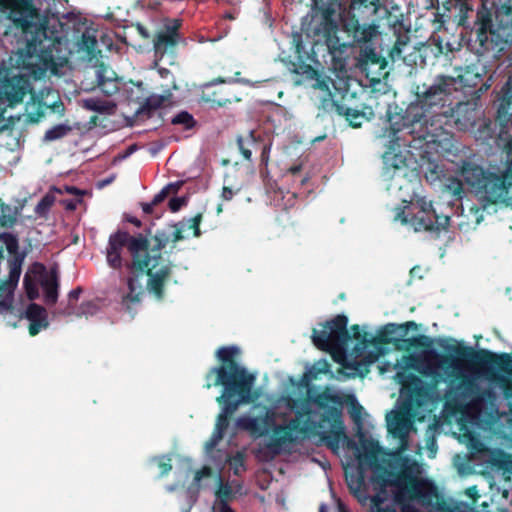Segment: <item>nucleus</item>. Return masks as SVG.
Returning <instances> with one entry per match:
<instances>
[{
  "label": "nucleus",
  "instance_id": "obj_1",
  "mask_svg": "<svg viewBox=\"0 0 512 512\" xmlns=\"http://www.w3.org/2000/svg\"><path fill=\"white\" fill-rule=\"evenodd\" d=\"M170 241L164 230L151 235V229L145 233L130 234L118 229L110 234L106 247V261L115 270L125 266L130 275L127 278L128 293L122 298L125 310L134 316V306L138 305L144 294L142 279L148 277L147 291L157 300L165 297V285L172 275L173 264L164 258L162 250Z\"/></svg>",
  "mask_w": 512,
  "mask_h": 512
},
{
  "label": "nucleus",
  "instance_id": "obj_2",
  "mask_svg": "<svg viewBox=\"0 0 512 512\" xmlns=\"http://www.w3.org/2000/svg\"><path fill=\"white\" fill-rule=\"evenodd\" d=\"M455 84L454 77L438 75L427 89L417 91L415 102L410 103L405 110L389 116L391 136L398 139L397 133L406 131L414 140L425 145L450 149L453 134L447 126L451 122H459L450 99Z\"/></svg>",
  "mask_w": 512,
  "mask_h": 512
},
{
  "label": "nucleus",
  "instance_id": "obj_3",
  "mask_svg": "<svg viewBox=\"0 0 512 512\" xmlns=\"http://www.w3.org/2000/svg\"><path fill=\"white\" fill-rule=\"evenodd\" d=\"M37 17L38 11L32 0L14 1L9 18L14 27L21 30L27 38V44L24 49L19 50L16 58V66L23 75H7L0 80V102L9 107L21 103L27 94L34 99L35 92L30 78L42 79L54 65L52 49L44 45L46 29L42 23L35 21Z\"/></svg>",
  "mask_w": 512,
  "mask_h": 512
},
{
  "label": "nucleus",
  "instance_id": "obj_4",
  "mask_svg": "<svg viewBox=\"0 0 512 512\" xmlns=\"http://www.w3.org/2000/svg\"><path fill=\"white\" fill-rule=\"evenodd\" d=\"M344 404L342 395L329 391L320 392L313 397L291 399L288 405L294 410L296 417L287 424H274L267 448L278 452L282 446L296 441L294 433L302 437L318 433L329 448H338L340 441L346 437Z\"/></svg>",
  "mask_w": 512,
  "mask_h": 512
},
{
  "label": "nucleus",
  "instance_id": "obj_5",
  "mask_svg": "<svg viewBox=\"0 0 512 512\" xmlns=\"http://www.w3.org/2000/svg\"><path fill=\"white\" fill-rule=\"evenodd\" d=\"M403 341L406 342L409 347L421 349L429 356L437 359L438 366L453 369L451 384L454 380H457L458 383L455 387H452V389L457 398L461 400H467L474 395L478 389L473 378L461 371L456 372V370L459 369V365L463 362L481 369L497 367L500 371L512 375V356L507 353L497 355L486 349L475 350L470 346L457 343L456 340L452 338H439L437 339L438 345L448 352V354H439L432 349L434 340L424 334L403 339Z\"/></svg>",
  "mask_w": 512,
  "mask_h": 512
},
{
  "label": "nucleus",
  "instance_id": "obj_6",
  "mask_svg": "<svg viewBox=\"0 0 512 512\" xmlns=\"http://www.w3.org/2000/svg\"><path fill=\"white\" fill-rule=\"evenodd\" d=\"M462 175L480 205H470L467 213L462 208V217L467 221L460 222L459 227L475 229L483 221L484 211L488 207L496 204L508 205L512 201V139L504 146L500 164L489 165L485 169L473 163H465L462 166Z\"/></svg>",
  "mask_w": 512,
  "mask_h": 512
},
{
  "label": "nucleus",
  "instance_id": "obj_7",
  "mask_svg": "<svg viewBox=\"0 0 512 512\" xmlns=\"http://www.w3.org/2000/svg\"><path fill=\"white\" fill-rule=\"evenodd\" d=\"M240 350L236 346L221 347L216 355L220 361L219 366L210 368L207 372L204 387L222 386L223 392L216 398L221 405V412L217 416L214 431L215 438L222 439L229 426L230 417L239 406L253 402L252 388L255 376L241 366L237 361Z\"/></svg>",
  "mask_w": 512,
  "mask_h": 512
},
{
  "label": "nucleus",
  "instance_id": "obj_8",
  "mask_svg": "<svg viewBox=\"0 0 512 512\" xmlns=\"http://www.w3.org/2000/svg\"><path fill=\"white\" fill-rule=\"evenodd\" d=\"M396 484L400 490L392 499V506H386L379 512H420L412 505L413 502L424 508L435 511L445 510V501L439 499L435 484L427 479L417 477L410 467H403L399 471Z\"/></svg>",
  "mask_w": 512,
  "mask_h": 512
},
{
  "label": "nucleus",
  "instance_id": "obj_9",
  "mask_svg": "<svg viewBox=\"0 0 512 512\" xmlns=\"http://www.w3.org/2000/svg\"><path fill=\"white\" fill-rule=\"evenodd\" d=\"M395 218L402 224L410 225L415 232H429L437 237L447 231L450 222L449 216L438 215L432 202L423 197L405 206Z\"/></svg>",
  "mask_w": 512,
  "mask_h": 512
},
{
  "label": "nucleus",
  "instance_id": "obj_10",
  "mask_svg": "<svg viewBox=\"0 0 512 512\" xmlns=\"http://www.w3.org/2000/svg\"><path fill=\"white\" fill-rule=\"evenodd\" d=\"M322 329L312 330V342L321 351L330 353L335 360L343 357L351 340L347 328L348 317L338 314L321 324Z\"/></svg>",
  "mask_w": 512,
  "mask_h": 512
},
{
  "label": "nucleus",
  "instance_id": "obj_11",
  "mask_svg": "<svg viewBox=\"0 0 512 512\" xmlns=\"http://www.w3.org/2000/svg\"><path fill=\"white\" fill-rule=\"evenodd\" d=\"M380 447L377 441L372 439L361 440V448L357 450L359 469L355 474L346 477L348 488L351 494L360 502L365 504L369 500L367 484L365 481L364 466L376 467Z\"/></svg>",
  "mask_w": 512,
  "mask_h": 512
},
{
  "label": "nucleus",
  "instance_id": "obj_12",
  "mask_svg": "<svg viewBox=\"0 0 512 512\" xmlns=\"http://www.w3.org/2000/svg\"><path fill=\"white\" fill-rule=\"evenodd\" d=\"M408 369H415L425 376H435L436 372L431 366L420 369L416 366V358L412 355L406 357L405 366H401L394 376L396 382L401 385V394L411 405L420 406L425 395V389L421 378Z\"/></svg>",
  "mask_w": 512,
  "mask_h": 512
},
{
  "label": "nucleus",
  "instance_id": "obj_13",
  "mask_svg": "<svg viewBox=\"0 0 512 512\" xmlns=\"http://www.w3.org/2000/svg\"><path fill=\"white\" fill-rule=\"evenodd\" d=\"M357 3L364 7L374 6L378 7L380 0H355ZM313 9L321 14V21L315 28L314 32L318 36H323L326 40H330L336 36L338 31V24L334 19V15L338 7H340V0H312Z\"/></svg>",
  "mask_w": 512,
  "mask_h": 512
},
{
  "label": "nucleus",
  "instance_id": "obj_14",
  "mask_svg": "<svg viewBox=\"0 0 512 512\" xmlns=\"http://www.w3.org/2000/svg\"><path fill=\"white\" fill-rule=\"evenodd\" d=\"M399 476V471L396 473L388 472L386 470L375 472L370 482L375 492L374 496L370 497L371 507L374 512L385 510L386 506H392V499L395 494L400 490V486L396 484V479Z\"/></svg>",
  "mask_w": 512,
  "mask_h": 512
},
{
  "label": "nucleus",
  "instance_id": "obj_15",
  "mask_svg": "<svg viewBox=\"0 0 512 512\" xmlns=\"http://www.w3.org/2000/svg\"><path fill=\"white\" fill-rule=\"evenodd\" d=\"M182 21L180 19H167L163 26L157 31L153 39L155 55L163 57L166 54H173L181 39L179 29Z\"/></svg>",
  "mask_w": 512,
  "mask_h": 512
},
{
  "label": "nucleus",
  "instance_id": "obj_16",
  "mask_svg": "<svg viewBox=\"0 0 512 512\" xmlns=\"http://www.w3.org/2000/svg\"><path fill=\"white\" fill-rule=\"evenodd\" d=\"M234 80H226L217 78L204 86L202 90V100L210 103L212 106L224 107L233 102H239L241 99L231 91L230 88L217 86V83L233 82Z\"/></svg>",
  "mask_w": 512,
  "mask_h": 512
},
{
  "label": "nucleus",
  "instance_id": "obj_17",
  "mask_svg": "<svg viewBox=\"0 0 512 512\" xmlns=\"http://www.w3.org/2000/svg\"><path fill=\"white\" fill-rule=\"evenodd\" d=\"M378 28L375 23L361 24L355 15H349L343 20L344 31L359 45L369 46L368 44L379 34Z\"/></svg>",
  "mask_w": 512,
  "mask_h": 512
},
{
  "label": "nucleus",
  "instance_id": "obj_18",
  "mask_svg": "<svg viewBox=\"0 0 512 512\" xmlns=\"http://www.w3.org/2000/svg\"><path fill=\"white\" fill-rule=\"evenodd\" d=\"M472 30L476 34V41L479 42L482 48L487 49L488 40L490 36L495 34V30L493 27L492 12L485 4H482L481 8L478 9Z\"/></svg>",
  "mask_w": 512,
  "mask_h": 512
},
{
  "label": "nucleus",
  "instance_id": "obj_19",
  "mask_svg": "<svg viewBox=\"0 0 512 512\" xmlns=\"http://www.w3.org/2000/svg\"><path fill=\"white\" fill-rule=\"evenodd\" d=\"M241 426L255 438L267 435L275 424V413L266 410L263 415L240 419Z\"/></svg>",
  "mask_w": 512,
  "mask_h": 512
},
{
  "label": "nucleus",
  "instance_id": "obj_20",
  "mask_svg": "<svg viewBox=\"0 0 512 512\" xmlns=\"http://www.w3.org/2000/svg\"><path fill=\"white\" fill-rule=\"evenodd\" d=\"M322 110L327 113L334 112L339 116H344L349 125L353 128H359L363 120H367L365 113L357 109L346 107L338 101L327 98L322 102Z\"/></svg>",
  "mask_w": 512,
  "mask_h": 512
},
{
  "label": "nucleus",
  "instance_id": "obj_21",
  "mask_svg": "<svg viewBox=\"0 0 512 512\" xmlns=\"http://www.w3.org/2000/svg\"><path fill=\"white\" fill-rule=\"evenodd\" d=\"M383 161L382 175L385 180H393L396 177H405L407 175L408 165L406 158L401 154L385 153Z\"/></svg>",
  "mask_w": 512,
  "mask_h": 512
},
{
  "label": "nucleus",
  "instance_id": "obj_22",
  "mask_svg": "<svg viewBox=\"0 0 512 512\" xmlns=\"http://www.w3.org/2000/svg\"><path fill=\"white\" fill-rule=\"evenodd\" d=\"M25 316L30 322L28 330L31 336H36L41 329H45L49 325L46 309L39 304L30 303Z\"/></svg>",
  "mask_w": 512,
  "mask_h": 512
},
{
  "label": "nucleus",
  "instance_id": "obj_23",
  "mask_svg": "<svg viewBox=\"0 0 512 512\" xmlns=\"http://www.w3.org/2000/svg\"><path fill=\"white\" fill-rule=\"evenodd\" d=\"M410 329L417 330L418 325L414 321H407L402 324L388 323L379 331L377 338L379 343L389 345L399 340L394 338L395 334L400 332L404 336Z\"/></svg>",
  "mask_w": 512,
  "mask_h": 512
},
{
  "label": "nucleus",
  "instance_id": "obj_24",
  "mask_svg": "<svg viewBox=\"0 0 512 512\" xmlns=\"http://www.w3.org/2000/svg\"><path fill=\"white\" fill-rule=\"evenodd\" d=\"M387 426L389 433L394 437L405 439L412 428V422L406 414L395 412L391 418L387 419Z\"/></svg>",
  "mask_w": 512,
  "mask_h": 512
},
{
  "label": "nucleus",
  "instance_id": "obj_25",
  "mask_svg": "<svg viewBox=\"0 0 512 512\" xmlns=\"http://www.w3.org/2000/svg\"><path fill=\"white\" fill-rule=\"evenodd\" d=\"M358 64L362 70L368 72V70L371 67H377L378 70L385 69L387 62H386L385 58H383L377 54V52L375 51V48L370 47V46H365L364 48H362L360 50Z\"/></svg>",
  "mask_w": 512,
  "mask_h": 512
},
{
  "label": "nucleus",
  "instance_id": "obj_26",
  "mask_svg": "<svg viewBox=\"0 0 512 512\" xmlns=\"http://www.w3.org/2000/svg\"><path fill=\"white\" fill-rule=\"evenodd\" d=\"M25 205V201L20 202L16 206H11L0 199V226L2 228H12L18 220Z\"/></svg>",
  "mask_w": 512,
  "mask_h": 512
},
{
  "label": "nucleus",
  "instance_id": "obj_27",
  "mask_svg": "<svg viewBox=\"0 0 512 512\" xmlns=\"http://www.w3.org/2000/svg\"><path fill=\"white\" fill-rule=\"evenodd\" d=\"M44 292V301L48 306L56 304L58 300L59 280L55 270H51L48 277L41 281Z\"/></svg>",
  "mask_w": 512,
  "mask_h": 512
},
{
  "label": "nucleus",
  "instance_id": "obj_28",
  "mask_svg": "<svg viewBox=\"0 0 512 512\" xmlns=\"http://www.w3.org/2000/svg\"><path fill=\"white\" fill-rule=\"evenodd\" d=\"M79 49L85 52L90 60L97 58V56L100 54L97 38L89 31H85L82 34L79 42Z\"/></svg>",
  "mask_w": 512,
  "mask_h": 512
},
{
  "label": "nucleus",
  "instance_id": "obj_29",
  "mask_svg": "<svg viewBox=\"0 0 512 512\" xmlns=\"http://www.w3.org/2000/svg\"><path fill=\"white\" fill-rule=\"evenodd\" d=\"M167 101V96L156 94L150 95L144 100L143 104L139 107V109L137 110V114H145L148 117H150L154 111L161 108Z\"/></svg>",
  "mask_w": 512,
  "mask_h": 512
},
{
  "label": "nucleus",
  "instance_id": "obj_30",
  "mask_svg": "<svg viewBox=\"0 0 512 512\" xmlns=\"http://www.w3.org/2000/svg\"><path fill=\"white\" fill-rule=\"evenodd\" d=\"M84 108L98 113H113L116 104L113 101L101 100L99 98H89L84 100Z\"/></svg>",
  "mask_w": 512,
  "mask_h": 512
},
{
  "label": "nucleus",
  "instance_id": "obj_31",
  "mask_svg": "<svg viewBox=\"0 0 512 512\" xmlns=\"http://www.w3.org/2000/svg\"><path fill=\"white\" fill-rule=\"evenodd\" d=\"M0 241L5 246L7 252L12 257L17 255H26L25 252L19 251V241L16 235L9 232H0Z\"/></svg>",
  "mask_w": 512,
  "mask_h": 512
},
{
  "label": "nucleus",
  "instance_id": "obj_32",
  "mask_svg": "<svg viewBox=\"0 0 512 512\" xmlns=\"http://www.w3.org/2000/svg\"><path fill=\"white\" fill-rule=\"evenodd\" d=\"M98 88L106 96H113L120 90V81L116 78H106L103 75H98Z\"/></svg>",
  "mask_w": 512,
  "mask_h": 512
},
{
  "label": "nucleus",
  "instance_id": "obj_33",
  "mask_svg": "<svg viewBox=\"0 0 512 512\" xmlns=\"http://www.w3.org/2000/svg\"><path fill=\"white\" fill-rule=\"evenodd\" d=\"M237 145H238V148H239L242 156L246 160H251L252 151H251L250 147H254L257 145L255 132L250 131L246 138L239 136L237 138Z\"/></svg>",
  "mask_w": 512,
  "mask_h": 512
},
{
  "label": "nucleus",
  "instance_id": "obj_34",
  "mask_svg": "<svg viewBox=\"0 0 512 512\" xmlns=\"http://www.w3.org/2000/svg\"><path fill=\"white\" fill-rule=\"evenodd\" d=\"M313 80H315L313 87L324 92L319 105V108L322 110V102L327 98L333 99V93L331 92L330 86L334 85V82L330 77L322 76L320 73L319 76L315 77Z\"/></svg>",
  "mask_w": 512,
  "mask_h": 512
},
{
  "label": "nucleus",
  "instance_id": "obj_35",
  "mask_svg": "<svg viewBox=\"0 0 512 512\" xmlns=\"http://www.w3.org/2000/svg\"><path fill=\"white\" fill-rule=\"evenodd\" d=\"M56 197L52 193L45 194L35 207V213L39 217L46 218L51 207L54 205Z\"/></svg>",
  "mask_w": 512,
  "mask_h": 512
},
{
  "label": "nucleus",
  "instance_id": "obj_36",
  "mask_svg": "<svg viewBox=\"0 0 512 512\" xmlns=\"http://www.w3.org/2000/svg\"><path fill=\"white\" fill-rule=\"evenodd\" d=\"M171 123L173 125H180V126H182L184 130L193 129L196 126V124H197V122L194 119L193 115L190 114L187 111L179 112L177 115H175L172 118Z\"/></svg>",
  "mask_w": 512,
  "mask_h": 512
},
{
  "label": "nucleus",
  "instance_id": "obj_37",
  "mask_svg": "<svg viewBox=\"0 0 512 512\" xmlns=\"http://www.w3.org/2000/svg\"><path fill=\"white\" fill-rule=\"evenodd\" d=\"M512 101L509 98H503L497 109V119L500 121L501 126H506L510 121V110Z\"/></svg>",
  "mask_w": 512,
  "mask_h": 512
},
{
  "label": "nucleus",
  "instance_id": "obj_38",
  "mask_svg": "<svg viewBox=\"0 0 512 512\" xmlns=\"http://www.w3.org/2000/svg\"><path fill=\"white\" fill-rule=\"evenodd\" d=\"M70 127L65 124H58L45 132V141H54L65 137L70 132Z\"/></svg>",
  "mask_w": 512,
  "mask_h": 512
},
{
  "label": "nucleus",
  "instance_id": "obj_39",
  "mask_svg": "<svg viewBox=\"0 0 512 512\" xmlns=\"http://www.w3.org/2000/svg\"><path fill=\"white\" fill-rule=\"evenodd\" d=\"M25 257L26 255H17L9 259V278L11 281L19 280Z\"/></svg>",
  "mask_w": 512,
  "mask_h": 512
},
{
  "label": "nucleus",
  "instance_id": "obj_40",
  "mask_svg": "<svg viewBox=\"0 0 512 512\" xmlns=\"http://www.w3.org/2000/svg\"><path fill=\"white\" fill-rule=\"evenodd\" d=\"M216 496L219 500V505L228 504L233 497V491L228 483L219 481V487L216 491Z\"/></svg>",
  "mask_w": 512,
  "mask_h": 512
},
{
  "label": "nucleus",
  "instance_id": "obj_41",
  "mask_svg": "<svg viewBox=\"0 0 512 512\" xmlns=\"http://www.w3.org/2000/svg\"><path fill=\"white\" fill-rule=\"evenodd\" d=\"M152 462L156 463L160 469L159 477H164L172 470L171 457L168 455L153 457Z\"/></svg>",
  "mask_w": 512,
  "mask_h": 512
},
{
  "label": "nucleus",
  "instance_id": "obj_42",
  "mask_svg": "<svg viewBox=\"0 0 512 512\" xmlns=\"http://www.w3.org/2000/svg\"><path fill=\"white\" fill-rule=\"evenodd\" d=\"M351 331V339L356 340L358 343L366 346L368 343L371 342V339L368 338L369 334L367 332H362L358 324L352 325Z\"/></svg>",
  "mask_w": 512,
  "mask_h": 512
},
{
  "label": "nucleus",
  "instance_id": "obj_43",
  "mask_svg": "<svg viewBox=\"0 0 512 512\" xmlns=\"http://www.w3.org/2000/svg\"><path fill=\"white\" fill-rule=\"evenodd\" d=\"M295 73L304 76L308 80H313L315 77L319 76V71L312 67L309 64H300L296 69Z\"/></svg>",
  "mask_w": 512,
  "mask_h": 512
},
{
  "label": "nucleus",
  "instance_id": "obj_44",
  "mask_svg": "<svg viewBox=\"0 0 512 512\" xmlns=\"http://www.w3.org/2000/svg\"><path fill=\"white\" fill-rule=\"evenodd\" d=\"M24 287L26 290L27 297L30 300H34L38 297V288L37 285L29 279V277L26 275L24 278Z\"/></svg>",
  "mask_w": 512,
  "mask_h": 512
},
{
  "label": "nucleus",
  "instance_id": "obj_45",
  "mask_svg": "<svg viewBox=\"0 0 512 512\" xmlns=\"http://www.w3.org/2000/svg\"><path fill=\"white\" fill-rule=\"evenodd\" d=\"M230 465L233 468L234 474L239 475L241 468L242 470H245V460L244 455L242 453H237L234 457L230 460Z\"/></svg>",
  "mask_w": 512,
  "mask_h": 512
},
{
  "label": "nucleus",
  "instance_id": "obj_46",
  "mask_svg": "<svg viewBox=\"0 0 512 512\" xmlns=\"http://www.w3.org/2000/svg\"><path fill=\"white\" fill-rule=\"evenodd\" d=\"M407 41H402L400 38L397 39L393 47L391 48L389 55L392 60L404 58L402 56V46L406 45Z\"/></svg>",
  "mask_w": 512,
  "mask_h": 512
},
{
  "label": "nucleus",
  "instance_id": "obj_47",
  "mask_svg": "<svg viewBox=\"0 0 512 512\" xmlns=\"http://www.w3.org/2000/svg\"><path fill=\"white\" fill-rule=\"evenodd\" d=\"M449 190L451 191V194L456 199H461L464 194L463 185L459 180H454L449 186Z\"/></svg>",
  "mask_w": 512,
  "mask_h": 512
},
{
  "label": "nucleus",
  "instance_id": "obj_48",
  "mask_svg": "<svg viewBox=\"0 0 512 512\" xmlns=\"http://www.w3.org/2000/svg\"><path fill=\"white\" fill-rule=\"evenodd\" d=\"M186 204L187 199L185 197H174L169 200V208L172 212L179 211Z\"/></svg>",
  "mask_w": 512,
  "mask_h": 512
},
{
  "label": "nucleus",
  "instance_id": "obj_49",
  "mask_svg": "<svg viewBox=\"0 0 512 512\" xmlns=\"http://www.w3.org/2000/svg\"><path fill=\"white\" fill-rule=\"evenodd\" d=\"M202 221V214L198 213L194 217L190 219V225L189 228L194 230V236L199 237L200 236V223Z\"/></svg>",
  "mask_w": 512,
  "mask_h": 512
},
{
  "label": "nucleus",
  "instance_id": "obj_50",
  "mask_svg": "<svg viewBox=\"0 0 512 512\" xmlns=\"http://www.w3.org/2000/svg\"><path fill=\"white\" fill-rule=\"evenodd\" d=\"M212 475V469L209 466H203L201 469L197 470L194 476L195 482H200L205 477H210Z\"/></svg>",
  "mask_w": 512,
  "mask_h": 512
},
{
  "label": "nucleus",
  "instance_id": "obj_51",
  "mask_svg": "<svg viewBox=\"0 0 512 512\" xmlns=\"http://www.w3.org/2000/svg\"><path fill=\"white\" fill-rule=\"evenodd\" d=\"M502 390L505 398H512V379L506 378L502 380Z\"/></svg>",
  "mask_w": 512,
  "mask_h": 512
},
{
  "label": "nucleus",
  "instance_id": "obj_52",
  "mask_svg": "<svg viewBox=\"0 0 512 512\" xmlns=\"http://www.w3.org/2000/svg\"><path fill=\"white\" fill-rule=\"evenodd\" d=\"M173 227L175 228L173 234H172V242L176 243L178 241H181L184 239V236H183V229L181 227H178L177 224L173 225Z\"/></svg>",
  "mask_w": 512,
  "mask_h": 512
},
{
  "label": "nucleus",
  "instance_id": "obj_53",
  "mask_svg": "<svg viewBox=\"0 0 512 512\" xmlns=\"http://www.w3.org/2000/svg\"><path fill=\"white\" fill-rule=\"evenodd\" d=\"M234 195H235V192L230 187L224 186L222 188L221 198L223 201L232 200Z\"/></svg>",
  "mask_w": 512,
  "mask_h": 512
},
{
  "label": "nucleus",
  "instance_id": "obj_54",
  "mask_svg": "<svg viewBox=\"0 0 512 512\" xmlns=\"http://www.w3.org/2000/svg\"><path fill=\"white\" fill-rule=\"evenodd\" d=\"M168 195L167 188H163L158 194H156L152 200L153 204L158 205L161 203Z\"/></svg>",
  "mask_w": 512,
  "mask_h": 512
},
{
  "label": "nucleus",
  "instance_id": "obj_55",
  "mask_svg": "<svg viewBox=\"0 0 512 512\" xmlns=\"http://www.w3.org/2000/svg\"><path fill=\"white\" fill-rule=\"evenodd\" d=\"M95 308H96V305L91 301H88L81 305V310H82L83 314L93 313Z\"/></svg>",
  "mask_w": 512,
  "mask_h": 512
},
{
  "label": "nucleus",
  "instance_id": "obj_56",
  "mask_svg": "<svg viewBox=\"0 0 512 512\" xmlns=\"http://www.w3.org/2000/svg\"><path fill=\"white\" fill-rule=\"evenodd\" d=\"M82 293V288L81 287H77L73 290H71L68 294V297H69V301L72 302V301H77L80 297Z\"/></svg>",
  "mask_w": 512,
  "mask_h": 512
},
{
  "label": "nucleus",
  "instance_id": "obj_57",
  "mask_svg": "<svg viewBox=\"0 0 512 512\" xmlns=\"http://www.w3.org/2000/svg\"><path fill=\"white\" fill-rule=\"evenodd\" d=\"M125 220L128 222V223H131L133 224L134 226H136L137 228H140L142 226V222L141 220H139L138 218L134 217V216H130V215H127L125 217Z\"/></svg>",
  "mask_w": 512,
  "mask_h": 512
},
{
  "label": "nucleus",
  "instance_id": "obj_58",
  "mask_svg": "<svg viewBox=\"0 0 512 512\" xmlns=\"http://www.w3.org/2000/svg\"><path fill=\"white\" fill-rule=\"evenodd\" d=\"M136 28H137V31L139 32V34L144 38V39H148L149 38V32L147 31V29L141 25L140 23H137L136 25Z\"/></svg>",
  "mask_w": 512,
  "mask_h": 512
},
{
  "label": "nucleus",
  "instance_id": "obj_59",
  "mask_svg": "<svg viewBox=\"0 0 512 512\" xmlns=\"http://www.w3.org/2000/svg\"><path fill=\"white\" fill-rule=\"evenodd\" d=\"M181 186H182V182L178 181L175 183L168 184L165 188H167L168 193L170 191H173L174 193H176Z\"/></svg>",
  "mask_w": 512,
  "mask_h": 512
},
{
  "label": "nucleus",
  "instance_id": "obj_60",
  "mask_svg": "<svg viewBox=\"0 0 512 512\" xmlns=\"http://www.w3.org/2000/svg\"><path fill=\"white\" fill-rule=\"evenodd\" d=\"M0 308L6 311L12 310V302L10 300L4 299L0 301Z\"/></svg>",
  "mask_w": 512,
  "mask_h": 512
},
{
  "label": "nucleus",
  "instance_id": "obj_61",
  "mask_svg": "<svg viewBox=\"0 0 512 512\" xmlns=\"http://www.w3.org/2000/svg\"><path fill=\"white\" fill-rule=\"evenodd\" d=\"M159 5H160V1L159 0H148L147 3H146V6L149 9H152V10H156Z\"/></svg>",
  "mask_w": 512,
  "mask_h": 512
},
{
  "label": "nucleus",
  "instance_id": "obj_62",
  "mask_svg": "<svg viewBox=\"0 0 512 512\" xmlns=\"http://www.w3.org/2000/svg\"><path fill=\"white\" fill-rule=\"evenodd\" d=\"M154 206H155V204H153V202H151V203H144L142 205L144 213H146V214L152 213Z\"/></svg>",
  "mask_w": 512,
  "mask_h": 512
},
{
  "label": "nucleus",
  "instance_id": "obj_63",
  "mask_svg": "<svg viewBox=\"0 0 512 512\" xmlns=\"http://www.w3.org/2000/svg\"><path fill=\"white\" fill-rule=\"evenodd\" d=\"M445 506V512H468V509H463L461 507H454V508H450L448 509L446 504L444 505Z\"/></svg>",
  "mask_w": 512,
  "mask_h": 512
},
{
  "label": "nucleus",
  "instance_id": "obj_64",
  "mask_svg": "<svg viewBox=\"0 0 512 512\" xmlns=\"http://www.w3.org/2000/svg\"><path fill=\"white\" fill-rule=\"evenodd\" d=\"M219 512H235L229 504L219 505Z\"/></svg>",
  "mask_w": 512,
  "mask_h": 512
}]
</instances>
